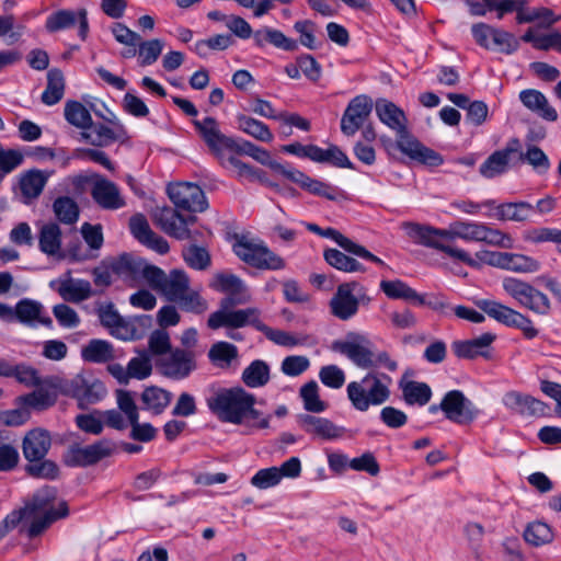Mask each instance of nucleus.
<instances>
[{"label": "nucleus", "mask_w": 561, "mask_h": 561, "mask_svg": "<svg viewBox=\"0 0 561 561\" xmlns=\"http://www.w3.org/2000/svg\"><path fill=\"white\" fill-rule=\"evenodd\" d=\"M256 397L242 387H210L206 397L209 411L221 422L244 426L247 433L270 427L271 414L255 409Z\"/></svg>", "instance_id": "f257e3e1"}, {"label": "nucleus", "mask_w": 561, "mask_h": 561, "mask_svg": "<svg viewBox=\"0 0 561 561\" xmlns=\"http://www.w3.org/2000/svg\"><path fill=\"white\" fill-rule=\"evenodd\" d=\"M209 286L216 291L226 294L220 299L219 309L208 317L207 325L209 329H241L245 327V321L251 316L257 313L256 307L234 309L236 306L245 305L251 300L249 288L239 276L229 273H217Z\"/></svg>", "instance_id": "f03ea898"}, {"label": "nucleus", "mask_w": 561, "mask_h": 561, "mask_svg": "<svg viewBox=\"0 0 561 561\" xmlns=\"http://www.w3.org/2000/svg\"><path fill=\"white\" fill-rule=\"evenodd\" d=\"M56 499L57 489L46 485L33 494L24 508L18 511L23 512V518H32L27 528V536L30 538L39 536L54 522L68 516L69 508L67 502L60 501L58 506H55Z\"/></svg>", "instance_id": "7ed1b4c3"}, {"label": "nucleus", "mask_w": 561, "mask_h": 561, "mask_svg": "<svg viewBox=\"0 0 561 561\" xmlns=\"http://www.w3.org/2000/svg\"><path fill=\"white\" fill-rule=\"evenodd\" d=\"M390 382L391 378L388 375L370 371L359 381L347 385V398L355 410L365 412L371 405H381L388 401Z\"/></svg>", "instance_id": "20e7f679"}, {"label": "nucleus", "mask_w": 561, "mask_h": 561, "mask_svg": "<svg viewBox=\"0 0 561 561\" xmlns=\"http://www.w3.org/2000/svg\"><path fill=\"white\" fill-rule=\"evenodd\" d=\"M402 227L407 233L411 238H415L420 244L444 252L448 256L457 259L471 267H478L479 264L477 260L472 259L469 253L446 243L447 241H451L447 229H439L416 222H403Z\"/></svg>", "instance_id": "39448f33"}, {"label": "nucleus", "mask_w": 561, "mask_h": 561, "mask_svg": "<svg viewBox=\"0 0 561 561\" xmlns=\"http://www.w3.org/2000/svg\"><path fill=\"white\" fill-rule=\"evenodd\" d=\"M118 453V445L110 438H102L89 445L70 444L62 454V462L69 468H88Z\"/></svg>", "instance_id": "423d86ee"}, {"label": "nucleus", "mask_w": 561, "mask_h": 561, "mask_svg": "<svg viewBox=\"0 0 561 561\" xmlns=\"http://www.w3.org/2000/svg\"><path fill=\"white\" fill-rule=\"evenodd\" d=\"M371 302L366 287L357 282H346L337 286L330 299V312L341 321L354 318L360 306L367 307Z\"/></svg>", "instance_id": "0eeeda50"}, {"label": "nucleus", "mask_w": 561, "mask_h": 561, "mask_svg": "<svg viewBox=\"0 0 561 561\" xmlns=\"http://www.w3.org/2000/svg\"><path fill=\"white\" fill-rule=\"evenodd\" d=\"M502 286L504 291L522 307L540 316H546L550 312L551 304L548 296L529 283L515 277H505Z\"/></svg>", "instance_id": "6e6552de"}, {"label": "nucleus", "mask_w": 561, "mask_h": 561, "mask_svg": "<svg viewBox=\"0 0 561 561\" xmlns=\"http://www.w3.org/2000/svg\"><path fill=\"white\" fill-rule=\"evenodd\" d=\"M331 348L346 356L355 366L362 369L376 367L373 342L365 334L348 332L344 340L334 341Z\"/></svg>", "instance_id": "1a4fd4ad"}, {"label": "nucleus", "mask_w": 561, "mask_h": 561, "mask_svg": "<svg viewBox=\"0 0 561 561\" xmlns=\"http://www.w3.org/2000/svg\"><path fill=\"white\" fill-rule=\"evenodd\" d=\"M476 305L495 321L510 328L519 329L528 340L538 335V330L533 325V321L517 310L490 299L478 300Z\"/></svg>", "instance_id": "9d476101"}, {"label": "nucleus", "mask_w": 561, "mask_h": 561, "mask_svg": "<svg viewBox=\"0 0 561 561\" xmlns=\"http://www.w3.org/2000/svg\"><path fill=\"white\" fill-rule=\"evenodd\" d=\"M233 252L241 261L259 270L277 271L283 270L286 265L284 259L270 250L263 242L253 243L239 240L233 244Z\"/></svg>", "instance_id": "9b49d317"}, {"label": "nucleus", "mask_w": 561, "mask_h": 561, "mask_svg": "<svg viewBox=\"0 0 561 561\" xmlns=\"http://www.w3.org/2000/svg\"><path fill=\"white\" fill-rule=\"evenodd\" d=\"M440 408L445 417L456 424H469L476 420L479 410L462 391L450 390L440 401Z\"/></svg>", "instance_id": "f8f14e48"}, {"label": "nucleus", "mask_w": 561, "mask_h": 561, "mask_svg": "<svg viewBox=\"0 0 561 561\" xmlns=\"http://www.w3.org/2000/svg\"><path fill=\"white\" fill-rule=\"evenodd\" d=\"M168 195L175 208L191 213H202L208 203L204 191L193 183H176L168 186Z\"/></svg>", "instance_id": "ddd939ff"}, {"label": "nucleus", "mask_w": 561, "mask_h": 561, "mask_svg": "<svg viewBox=\"0 0 561 561\" xmlns=\"http://www.w3.org/2000/svg\"><path fill=\"white\" fill-rule=\"evenodd\" d=\"M371 98L360 94L353 98L341 118V131L345 136H354L360 128L364 127L365 122L368 119L373 111Z\"/></svg>", "instance_id": "4468645a"}, {"label": "nucleus", "mask_w": 561, "mask_h": 561, "mask_svg": "<svg viewBox=\"0 0 561 561\" xmlns=\"http://www.w3.org/2000/svg\"><path fill=\"white\" fill-rule=\"evenodd\" d=\"M108 374L114 377L119 385H128L131 379L144 380L152 373V363L146 351L138 353V356L130 358L127 366L112 363L106 367Z\"/></svg>", "instance_id": "2eb2a0df"}, {"label": "nucleus", "mask_w": 561, "mask_h": 561, "mask_svg": "<svg viewBox=\"0 0 561 561\" xmlns=\"http://www.w3.org/2000/svg\"><path fill=\"white\" fill-rule=\"evenodd\" d=\"M98 316L101 324L110 331L111 335L125 341L139 337L135 324L124 319L117 312L113 302L101 305L98 308Z\"/></svg>", "instance_id": "dca6fc26"}, {"label": "nucleus", "mask_w": 561, "mask_h": 561, "mask_svg": "<svg viewBox=\"0 0 561 561\" xmlns=\"http://www.w3.org/2000/svg\"><path fill=\"white\" fill-rule=\"evenodd\" d=\"M107 124L108 125H106L105 122L93 123V121H91V126L80 133V140L91 146L103 148L126 137V129L119 121Z\"/></svg>", "instance_id": "f3484780"}, {"label": "nucleus", "mask_w": 561, "mask_h": 561, "mask_svg": "<svg viewBox=\"0 0 561 561\" xmlns=\"http://www.w3.org/2000/svg\"><path fill=\"white\" fill-rule=\"evenodd\" d=\"M397 134V147L402 153L407 154L412 160L430 167H439L443 164L444 159L442 154L422 145L415 137L409 134L407 127L404 131L400 130Z\"/></svg>", "instance_id": "a211bd4d"}, {"label": "nucleus", "mask_w": 561, "mask_h": 561, "mask_svg": "<svg viewBox=\"0 0 561 561\" xmlns=\"http://www.w3.org/2000/svg\"><path fill=\"white\" fill-rule=\"evenodd\" d=\"M160 367L165 377L185 379L196 369L195 354L190 350L174 348L161 360Z\"/></svg>", "instance_id": "6ab92c4d"}, {"label": "nucleus", "mask_w": 561, "mask_h": 561, "mask_svg": "<svg viewBox=\"0 0 561 561\" xmlns=\"http://www.w3.org/2000/svg\"><path fill=\"white\" fill-rule=\"evenodd\" d=\"M19 321L31 328L38 324L53 329L51 318L45 313L44 306L36 300L23 298L18 301L14 308L11 307V322Z\"/></svg>", "instance_id": "aec40b11"}, {"label": "nucleus", "mask_w": 561, "mask_h": 561, "mask_svg": "<svg viewBox=\"0 0 561 561\" xmlns=\"http://www.w3.org/2000/svg\"><path fill=\"white\" fill-rule=\"evenodd\" d=\"M77 22H79V36L84 41L89 32L88 12L84 8L77 12L66 9L58 10L46 19L45 27L48 32L55 33L70 28Z\"/></svg>", "instance_id": "412c9836"}, {"label": "nucleus", "mask_w": 561, "mask_h": 561, "mask_svg": "<svg viewBox=\"0 0 561 561\" xmlns=\"http://www.w3.org/2000/svg\"><path fill=\"white\" fill-rule=\"evenodd\" d=\"M502 402L510 411L525 417L543 416L548 409L545 402L515 390L506 392Z\"/></svg>", "instance_id": "4be33fe9"}, {"label": "nucleus", "mask_w": 561, "mask_h": 561, "mask_svg": "<svg viewBox=\"0 0 561 561\" xmlns=\"http://www.w3.org/2000/svg\"><path fill=\"white\" fill-rule=\"evenodd\" d=\"M196 130L208 146L209 150L217 157L220 156L224 149H231L234 145V139L224 135L214 117H205L202 121L193 122Z\"/></svg>", "instance_id": "5701e85b"}, {"label": "nucleus", "mask_w": 561, "mask_h": 561, "mask_svg": "<svg viewBox=\"0 0 561 561\" xmlns=\"http://www.w3.org/2000/svg\"><path fill=\"white\" fill-rule=\"evenodd\" d=\"M91 196L93 201L106 210H116L123 208L126 203L121 194L119 187L112 181L96 175L91 187Z\"/></svg>", "instance_id": "b1692460"}, {"label": "nucleus", "mask_w": 561, "mask_h": 561, "mask_svg": "<svg viewBox=\"0 0 561 561\" xmlns=\"http://www.w3.org/2000/svg\"><path fill=\"white\" fill-rule=\"evenodd\" d=\"M179 210L178 208L164 207L156 215V219L165 233L179 240H184L190 237L187 225L194 221L195 217H184Z\"/></svg>", "instance_id": "393cba45"}, {"label": "nucleus", "mask_w": 561, "mask_h": 561, "mask_svg": "<svg viewBox=\"0 0 561 561\" xmlns=\"http://www.w3.org/2000/svg\"><path fill=\"white\" fill-rule=\"evenodd\" d=\"M107 259L113 274L122 278L128 286L134 287L139 283L141 257L124 252L118 256Z\"/></svg>", "instance_id": "a878e982"}, {"label": "nucleus", "mask_w": 561, "mask_h": 561, "mask_svg": "<svg viewBox=\"0 0 561 561\" xmlns=\"http://www.w3.org/2000/svg\"><path fill=\"white\" fill-rule=\"evenodd\" d=\"M50 447V434L43 428L28 431L22 442L23 456L27 461L43 460Z\"/></svg>", "instance_id": "bb28decb"}, {"label": "nucleus", "mask_w": 561, "mask_h": 561, "mask_svg": "<svg viewBox=\"0 0 561 561\" xmlns=\"http://www.w3.org/2000/svg\"><path fill=\"white\" fill-rule=\"evenodd\" d=\"M534 215V205L525 201L501 203L494 207V213H488L491 218L515 222L530 221Z\"/></svg>", "instance_id": "cd10ccee"}, {"label": "nucleus", "mask_w": 561, "mask_h": 561, "mask_svg": "<svg viewBox=\"0 0 561 561\" xmlns=\"http://www.w3.org/2000/svg\"><path fill=\"white\" fill-rule=\"evenodd\" d=\"M298 422L305 432L324 440L340 438L345 431L343 427L335 425L332 421L325 417L310 414L299 415Z\"/></svg>", "instance_id": "c85d7f7f"}, {"label": "nucleus", "mask_w": 561, "mask_h": 561, "mask_svg": "<svg viewBox=\"0 0 561 561\" xmlns=\"http://www.w3.org/2000/svg\"><path fill=\"white\" fill-rule=\"evenodd\" d=\"M495 337V334L485 332L471 340L455 341L451 347L458 358L474 359L478 356L486 357L485 348L494 342Z\"/></svg>", "instance_id": "c756f323"}, {"label": "nucleus", "mask_w": 561, "mask_h": 561, "mask_svg": "<svg viewBox=\"0 0 561 561\" xmlns=\"http://www.w3.org/2000/svg\"><path fill=\"white\" fill-rule=\"evenodd\" d=\"M0 377L15 378L25 386H38L41 383V377L35 368L24 363L12 364L4 357H1L0 362Z\"/></svg>", "instance_id": "7c9ffc66"}, {"label": "nucleus", "mask_w": 561, "mask_h": 561, "mask_svg": "<svg viewBox=\"0 0 561 561\" xmlns=\"http://www.w3.org/2000/svg\"><path fill=\"white\" fill-rule=\"evenodd\" d=\"M321 237L332 239L345 252H348V253H351L353 255H356L358 257L365 259L367 261L374 262V263H376L378 265L386 266V263L381 259H379L375 254L370 253L363 245H360L358 243H355L353 240H351L350 238L345 237L344 234H342L339 230H336L334 228L323 229V232H322Z\"/></svg>", "instance_id": "2f4dec72"}, {"label": "nucleus", "mask_w": 561, "mask_h": 561, "mask_svg": "<svg viewBox=\"0 0 561 561\" xmlns=\"http://www.w3.org/2000/svg\"><path fill=\"white\" fill-rule=\"evenodd\" d=\"M380 289L390 299H401L417 306H422L425 302V296L419 294L401 279H383L380 282Z\"/></svg>", "instance_id": "473e14b6"}, {"label": "nucleus", "mask_w": 561, "mask_h": 561, "mask_svg": "<svg viewBox=\"0 0 561 561\" xmlns=\"http://www.w3.org/2000/svg\"><path fill=\"white\" fill-rule=\"evenodd\" d=\"M376 113L378 118L389 128L397 133L400 130L404 131V128L407 127V116L393 102L386 99L377 100Z\"/></svg>", "instance_id": "72a5a7b5"}, {"label": "nucleus", "mask_w": 561, "mask_h": 561, "mask_svg": "<svg viewBox=\"0 0 561 561\" xmlns=\"http://www.w3.org/2000/svg\"><path fill=\"white\" fill-rule=\"evenodd\" d=\"M254 44L262 48L266 43H270L276 48H280L285 51H295L298 48V43L287 37L283 32L265 26L257 30L253 34Z\"/></svg>", "instance_id": "f704fd0d"}, {"label": "nucleus", "mask_w": 561, "mask_h": 561, "mask_svg": "<svg viewBox=\"0 0 561 561\" xmlns=\"http://www.w3.org/2000/svg\"><path fill=\"white\" fill-rule=\"evenodd\" d=\"M522 103L542 118L554 122L558 118L557 111L549 105L547 98L538 90L527 89L519 93Z\"/></svg>", "instance_id": "c9c22d12"}, {"label": "nucleus", "mask_w": 561, "mask_h": 561, "mask_svg": "<svg viewBox=\"0 0 561 561\" xmlns=\"http://www.w3.org/2000/svg\"><path fill=\"white\" fill-rule=\"evenodd\" d=\"M251 325L256 331L263 333L270 341L276 343L277 345L293 347L299 344V341L288 332L282 330H274L266 325L261 320V310L257 308V313L255 316H251L245 321V327Z\"/></svg>", "instance_id": "e433bc0d"}, {"label": "nucleus", "mask_w": 561, "mask_h": 561, "mask_svg": "<svg viewBox=\"0 0 561 561\" xmlns=\"http://www.w3.org/2000/svg\"><path fill=\"white\" fill-rule=\"evenodd\" d=\"M515 149L505 148L491 153L480 165L479 173L485 179H494L508 170L510 157Z\"/></svg>", "instance_id": "4c0bfd02"}, {"label": "nucleus", "mask_w": 561, "mask_h": 561, "mask_svg": "<svg viewBox=\"0 0 561 561\" xmlns=\"http://www.w3.org/2000/svg\"><path fill=\"white\" fill-rule=\"evenodd\" d=\"M190 289V278L182 270H172L165 275V280L159 293H161L169 301L175 302L182 295Z\"/></svg>", "instance_id": "58836bf2"}, {"label": "nucleus", "mask_w": 561, "mask_h": 561, "mask_svg": "<svg viewBox=\"0 0 561 561\" xmlns=\"http://www.w3.org/2000/svg\"><path fill=\"white\" fill-rule=\"evenodd\" d=\"M81 356L89 363H108L117 356L112 343L105 340L93 339L82 348Z\"/></svg>", "instance_id": "ea45409f"}, {"label": "nucleus", "mask_w": 561, "mask_h": 561, "mask_svg": "<svg viewBox=\"0 0 561 561\" xmlns=\"http://www.w3.org/2000/svg\"><path fill=\"white\" fill-rule=\"evenodd\" d=\"M399 387L402 391L403 400L409 405L417 404L423 407L427 404L432 398L431 387L421 381H400Z\"/></svg>", "instance_id": "a19ab883"}, {"label": "nucleus", "mask_w": 561, "mask_h": 561, "mask_svg": "<svg viewBox=\"0 0 561 561\" xmlns=\"http://www.w3.org/2000/svg\"><path fill=\"white\" fill-rule=\"evenodd\" d=\"M172 400V393L157 386L147 387L141 393L144 409L161 414Z\"/></svg>", "instance_id": "79ce46f5"}, {"label": "nucleus", "mask_w": 561, "mask_h": 561, "mask_svg": "<svg viewBox=\"0 0 561 561\" xmlns=\"http://www.w3.org/2000/svg\"><path fill=\"white\" fill-rule=\"evenodd\" d=\"M59 295L70 302H81L93 296L90 282L85 279H68L61 283Z\"/></svg>", "instance_id": "37998d69"}, {"label": "nucleus", "mask_w": 561, "mask_h": 561, "mask_svg": "<svg viewBox=\"0 0 561 561\" xmlns=\"http://www.w3.org/2000/svg\"><path fill=\"white\" fill-rule=\"evenodd\" d=\"M65 77L60 69L53 68L47 72L46 89L42 93V102L46 105L57 104L65 94Z\"/></svg>", "instance_id": "c03bdc74"}, {"label": "nucleus", "mask_w": 561, "mask_h": 561, "mask_svg": "<svg viewBox=\"0 0 561 561\" xmlns=\"http://www.w3.org/2000/svg\"><path fill=\"white\" fill-rule=\"evenodd\" d=\"M270 371L266 362L255 359L243 369L241 379L249 388H261L270 381Z\"/></svg>", "instance_id": "a18cd8bd"}, {"label": "nucleus", "mask_w": 561, "mask_h": 561, "mask_svg": "<svg viewBox=\"0 0 561 561\" xmlns=\"http://www.w3.org/2000/svg\"><path fill=\"white\" fill-rule=\"evenodd\" d=\"M39 250L47 255H56L61 248V230L55 222L44 225L38 234Z\"/></svg>", "instance_id": "49530a36"}, {"label": "nucleus", "mask_w": 561, "mask_h": 561, "mask_svg": "<svg viewBox=\"0 0 561 561\" xmlns=\"http://www.w3.org/2000/svg\"><path fill=\"white\" fill-rule=\"evenodd\" d=\"M238 128L243 133L250 135L259 141L271 142L273 134L268 126L261 121L247 115H239L237 117Z\"/></svg>", "instance_id": "de8ad7c7"}, {"label": "nucleus", "mask_w": 561, "mask_h": 561, "mask_svg": "<svg viewBox=\"0 0 561 561\" xmlns=\"http://www.w3.org/2000/svg\"><path fill=\"white\" fill-rule=\"evenodd\" d=\"M66 121L84 131L87 127L91 126V113L90 107H85L78 101H67L64 110Z\"/></svg>", "instance_id": "09e8293b"}, {"label": "nucleus", "mask_w": 561, "mask_h": 561, "mask_svg": "<svg viewBox=\"0 0 561 561\" xmlns=\"http://www.w3.org/2000/svg\"><path fill=\"white\" fill-rule=\"evenodd\" d=\"M323 256L329 265L339 271L345 273L365 272V267L358 261L336 249L325 250Z\"/></svg>", "instance_id": "8fccbe9b"}, {"label": "nucleus", "mask_w": 561, "mask_h": 561, "mask_svg": "<svg viewBox=\"0 0 561 561\" xmlns=\"http://www.w3.org/2000/svg\"><path fill=\"white\" fill-rule=\"evenodd\" d=\"M53 210L56 218L65 225H73L79 219V206L69 196H60L54 201Z\"/></svg>", "instance_id": "3c124183"}, {"label": "nucleus", "mask_w": 561, "mask_h": 561, "mask_svg": "<svg viewBox=\"0 0 561 561\" xmlns=\"http://www.w3.org/2000/svg\"><path fill=\"white\" fill-rule=\"evenodd\" d=\"M230 150L239 154L249 156L253 158L255 161L260 162L263 165H267L271 169L273 168V163L276 162L275 160L272 159L271 153L267 150L248 140L239 141L234 139V145H232Z\"/></svg>", "instance_id": "603ef678"}, {"label": "nucleus", "mask_w": 561, "mask_h": 561, "mask_svg": "<svg viewBox=\"0 0 561 561\" xmlns=\"http://www.w3.org/2000/svg\"><path fill=\"white\" fill-rule=\"evenodd\" d=\"M46 176L38 170L26 172L20 180V190L24 197L36 198L42 193Z\"/></svg>", "instance_id": "864d4df0"}, {"label": "nucleus", "mask_w": 561, "mask_h": 561, "mask_svg": "<svg viewBox=\"0 0 561 561\" xmlns=\"http://www.w3.org/2000/svg\"><path fill=\"white\" fill-rule=\"evenodd\" d=\"M25 472L32 478L44 480H56L60 474L58 465L46 458L43 460L28 461L25 466Z\"/></svg>", "instance_id": "5fc2aeb1"}, {"label": "nucleus", "mask_w": 561, "mask_h": 561, "mask_svg": "<svg viewBox=\"0 0 561 561\" xmlns=\"http://www.w3.org/2000/svg\"><path fill=\"white\" fill-rule=\"evenodd\" d=\"M138 46V64L141 67L150 66L154 64L160 57L164 42L159 38L149 41H139Z\"/></svg>", "instance_id": "6e6d98bb"}, {"label": "nucleus", "mask_w": 561, "mask_h": 561, "mask_svg": "<svg viewBox=\"0 0 561 561\" xmlns=\"http://www.w3.org/2000/svg\"><path fill=\"white\" fill-rule=\"evenodd\" d=\"M481 222H472V221H455L453 222L448 230L449 239H462L465 241H478L480 239Z\"/></svg>", "instance_id": "4d7b16f0"}, {"label": "nucleus", "mask_w": 561, "mask_h": 561, "mask_svg": "<svg viewBox=\"0 0 561 561\" xmlns=\"http://www.w3.org/2000/svg\"><path fill=\"white\" fill-rule=\"evenodd\" d=\"M505 270L515 273H535L540 270V263L528 255L506 252Z\"/></svg>", "instance_id": "13d9d810"}, {"label": "nucleus", "mask_w": 561, "mask_h": 561, "mask_svg": "<svg viewBox=\"0 0 561 561\" xmlns=\"http://www.w3.org/2000/svg\"><path fill=\"white\" fill-rule=\"evenodd\" d=\"M106 394V389L100 381H94L90 385H84L76 389L75 397L78 399L80 408L89 404H94L103 399Z\"/></svg>", "instance_id": "bf43d9fd"}, {"label": "nucleus", "mask_w": 561, "mask_h": 561, "mask_svg": "<svg viewBox=\"0 0 561 561\" xmlns=\"http://www.w3.org/2000/svg\"><path fill=\"white\" fill-rule=\"evenodd\" d=\"M318 390L319 387L314 380L305 383L300 388V397L304 401V408L309 412L320 413L327 409V404L320 400Z\"/></svg>", "instance_id": "052dcab7"}, {"label": "nucleus", "mask_w": 561, "mask_h": 561, "mask_svg": "<svg viewBox=\"0 0 561 561\" xmlns=\"http://www.w3.org/2000/svg\"><path fill=\"white\" fill-rule=\"evenodd\" d=\"M525 540L535 547L542 546L552 540L553 535L550 527L541 522L530 523L524 531Z\"/></svg>", "instance_id": "680f3d73"}, {"label": "nucleus", "mask_w": 561, "mask_h": 561, "mask_svg": "<svg viewBox=\"0 0 561 561\" xmlns=\"http://www.w3.org/2000/svg\"><path fill=\"white\" fill-rule=\"evenodd\" d=\"M185 263L194 270L204 271L209 267L211 260L208 251L198 245H190L183 250Z\"/></svg>", "instance_id": "e2e57ef3"}, {"label": "nucleus", "mask_w": 561, "mask_h": 561, "mask_svg": "<svg viewBox=\"0 0 561 561\" xmlns=\"http://www.w3.org/2000/svg\"><path fill=\"white\" fill-rule=\"evenodd\" d=\"M481 234L479 242H485L493 247H499L503 249H513L514 248V239L510 233H506L502 230L494 229L483 224L481 229Z\"/></svg>", "instance_id": "0e129e2a"}, {"label": "nucleus", "mask_w": 561, "mask_h": 561, "mask_svg": "<svg viewBox=\"0 0 561 561\" xmlns=\"http://www.w3.org/2000/svg\"><path fill=\"white\" fill-rule=\"evenodd\" d=\"M520 159L529 163L538 174H545L551 167L548 156L538 146H529L520 153Z\"/></svg>", "instance_id": "69168bd1"}, {"label": "nucleus", "mask_w": 561, "mask_h": 561, "mask_svg": "<svg viewBox=\"0 0 561 561\" xmlns=\"http://www.w3.org/2000/svg\"><path fill=\"white\" fill-rule=\"evenodd\" d=\"M491 44L492 49H497L506 55H511L519 48V39L513 33L496 27Z\"/></svg>", "instance_id": "338daca9"}, {"label": "nucleus", "mask_w": 561, "mask_h": 561, "mask_svg": "<svg viewBox=\"0 0 561 561\" xmlns=\"http://www.w3.org/2000/svg\"><path fill=\"white\" fill-rule=\"evenodd\" d=\"M75 422L79 430L88 434L100 435L104 430L102 413L99 411L78 414Z\"/></svg>", "instance_id": "774afa93"}]
</instances>
